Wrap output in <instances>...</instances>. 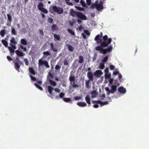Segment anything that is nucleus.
Listing matches in <instances>:
<instances>
[{"label":"nucleus","instance_id":"obj_1","mask_svg":"<svg viewBox=\"0 0 149 149\" xmlns=\"http://www.w3.org/2000/svg\"><path fill=\"white\" fill-rule=\"evenodd\" d=\"M102 36V32H101L100 34L96 35L95 38V40L96 41L97 44L100 43V45L96 47L95 49L97 51H99L100 53L105 54L107 52H111L113 48L111 45L107 48H103L108 46L111 42L112 40L111 38H108L107 36L105 35L103 36V41H102L101 38Z\"/></svg>","mask_w":149,"mask_h":149},{"label":"nucleus","instance_id":"obj_2","mask_svg":"<svg viewBox=\"0 0 149 149\" xmlns=\"http://www.w3.org/2000/svg\"><path fill=\"white\" fill-rule=\"evenodd\" d=\"M49 10L51 13H52V11H53L59 14H62L63 12V10L62 8L58 7L56 6H51L50 7Z\"/></svg>","mask_w":149,"mask_h":149},{"label":"nucleus","instance_id":"obj_3","mask_svg":"<svg viewBox=\"0 0 149 149\" xmlns=\"http://www.w3.org/2000/svg\"><path fill=\"white\" fill-rule=\"evenodd\" d=\"M49 10L51 13H52V11H53L59 14H62L63 12V10L62 8L58 7L56 6H51L50 7Z\"/></svg>","mask_w":149,"mask_h":149},{"label":"nucleus","instance_id":"obj_4","mask_svg":"<svg viewBox=\"0 0 149 149\" xmlns=\"http://www.w3.org/2000/svg\"><path fill=\"white\" fill-rule=\"evenodd\" d=\"M69 80L70 85H72V86L69 87V89H72V88H76L79 87L78 85L75 84V78L74 76H70L69 77Z\"/></svg>","mask_w":149,"mask_h":149},{"label":"nucleus","instance_id":"obj_5","mask_svg":"<svg viewBox=\"0 0 149 149\" xmlns=\"http://www.w3.org/2000/svg\"><path fill=\"white\" fill-rule=\"evenodd\" d=\"M44 5L41 2L39 3L38 5V9L42 12L45 14H47L48 13V11L46 9L43 8Z\"/></svg>","mask_w":149,"mask_h":149},{"label":"nucleus","instance_id":"obj_6","mask_svg":"<svg viewBox=\"0 0 149 149\" xmlns=\"http://www.w3.org/2000/svg\"><path fill=\"white\" fill-rule=\"evenodd\" d=\"M38 61L39 66H41L44 65H45L47 68H49L50 67L48 63L46 61H42V59H40Z\"/></svg>","mask_w":149,"mask_h":149},{"label":"nucleus","instance_id":"obj_7","mask_svg":"<svg viewBox=\"0 0 149 149\" xmlns=\"http://www.w3.org/2000/svg\"><path fill=\"white\" fill-rule=\"evenodd\" d=\"M104 2L102 1H100L99 3L97 4L96 5V9L98 11L103 9L104 8L103 6Z\"/></svg>","mask_w":149,"mask_h":149},{"label":"nucleus","instance_id":"obj_8","mask_svg":"<svg viewBox=\"0 0 149 149\" xmlns=\"http://www.w3.org/2000/svg\"><path fill=\"white\" fill-rule=\"evenodd\" d=\"M77 17L82 20H86L87 19L86 16L83 13L80 12H78L77 13Z\"/></svg>","mask_w":149,"mask_h":149},{"label":"nucleus","instance_id":"obj_9","mask_svg":"<svg viewBox=\"0 0 149 149\" xmlns=\"http://www.w3.org/2000/svg\"><path fill=\"white\" fill-rule=\"evenodd\" d=\"M116 85H112L111 87V90H110V91L109 92V93H111L113 94L114 93L115 91L117 89V86H119L120 85V84L117 82L116 84Z\"/></svg>","mask_w":149,"mask_h":149},{"label":"nucleus","instance_id":"obj_10","mask_svg":"<svg viewBox=\"0 0 149 149\" xmlns=\"http://www.w3.org/2000/svg\"><path fill=\"white\" fill-rule=\"evenodd\" d=\"M103 74L102 72L99 70H96L94 73V75L97 77H100L101 75H102Z\"/></svg>","mask_w":149,"mask_h":149},{"label":"nucleus","instance_id":"obj_11","mask_svg":"<svg viewBox=\"0 0 149 149\" xmlns=\"http://www.w3.org/2000/svg\"><path fill=\"white\" fill-rule=\"evenodd\" d=\"M87 75L89 80L93 81V76L92 72L89 71L87 73Z\"/></svg>","mask_w":149,"mask_h":149},{"label":"nucleus","instance_id":"obj_12","mask_svg":"<svg viewBox=\"0 0 149 149\" xmlns=\"http://www.w3.org/2000/svg\"><path fill=\"white\" fill-rule=\"evenodd\" d=\"M78 12L75 11L73 9H71L70 10V14L73 17H75L76 16H77V15Z\"/></svg>","mask_w":149,"mask_h":149},{"label":"nucleus","instance_id":"obj_13","mask_svg":"<svg viewBox=\"0 0 149 149\" xmlns=\"http://www.w3.org/2000/svg\"><path fill=\"white\" fill-rule=\"evenodd\" d=\"M16 54L19 56H23L25 55V54L23 52L20 51L19 50H17L15 51Z\"/></svg>","mask_w":149,"mask_h":149},{"label":"nucleus","instance_id":"obj_14","mask_svg":"<svg viewBox=\"0 0 149 149\" xmlns=\"http://www.w3.org/2000/svg\"><path fill=\"white\" fill-rule=\"evenodd\" d=\"M118 91L120 93H124L126 92V89L123 87H120L118 89Z\"/></svg>","mask_w":149,"mask_h":149},{"label":"nucleus","instance_id":"obj_15","mask_svg":"<svg viewBox=\"0 0 149 149\" xmlns=\"http://www.w3.org/2000/svg\"><path fill=\"white\" fill-rule=\"evenodd\" d=\"M50 45L51 49H50L52 51L55 52H57V49L54 47V44L53 43H51L50 44Z\"/></svg>","mask_w":149,"mask_h":149},{"label":"nucleus","instance_id":"obj_16","mask_svg":"<svg viewBox=\"0 0 149 149\" xmlns=\"http://www.w3.org/2000/svg\"><path fill=\"white\" fill-rule=\"evenodd\" d=\"M99 3L98 0H96L95 2L93 3H92L91 6L90 8H93L95 7H96V5L97 4Z\"/></svg>","mask_w":149,"mask_h":149},{"label":"nucleus","instance_id":"obj_17","mask_svg":"<svg viewBox=\"0 0 149 149\" xmlns=\"http://www.w3.org/2000/svg\"><path fill=\"white\" fill-rule=\"evenodd\" d=\"M77 104L81 107H84L86 106V104L84 102H79L77 103Z\"/></svg>","mask_w":149,"mask_h":149},{"label":"nucleus","instance_id":"obj_18","mask_svg":"<svg viewBox=\"0 0 149 149\" xmlns=\"http://www.w3.org/2000/svg\"><path fill=\"white\" fill-rule=\"evenodd\" d=\"M48 91L50 94H52V90H53L54 88L50 86H47Z\"/></svg>","mask_w":149,"mask_h":149},{"label":"nucleus","instance_id":"obj_19","mask_svg":"<svg viewBox=\"0 0 149 149\" xmlns=\"http://www.w3.org/2000/svg\"><path fill=\"white\" fill-rule=\"evenodd\" d=\"M20 41L21 43L24 45H27V40L25 39H21Z\"/></svg>","mask_w":149,"mask_h":149},{"label":"nucleus","instance_id":"obj_20","mask_svg":"<svg viewBox=\"0 0 149 149\" xmlns=\"http://www.w3.org/2000/svg\"><path fill=\"white\" fill-rule=\"evenodd\" d=\"M51 29L52 31H57L58 30V28L56 25L55 24H54L52 26Z\"/></svg>","mask_w":149,"mask_h":149},{"label":"nucleus","instance_id":"obj_21","mask_svg":"<svg viewBox=\"0 0 149 149\" xmlns=\"http://www.w3.org/2000/svg\"><path fill=\"white\" fill-rule=\"evenodd\" d=\"M15 66L14 67L15 69L17 70L18 71H19V69L20 67V65H19L18 63L16 62L14 64Z\"/></svg>","mask_w":149,"mask_h":149},{"label":"nucleus","instance_id":"obj_22","mask_svg":"<svg viewBox=\"0 0 149 149\" xmlns=\"http://www.w3.org/2000/svg\"><path fill=\"white\" fill-rule=\"evenodd\" d=\"M1 42L6 47L8 46V42L5 40L3 39L1 40Z\"/></svg>","mask_w":149,"mask_h":149},{"label":"nucleus","instance_id":"obj_23","mask_svg":"<svg viewBox=\"0 0 149 149\" xmlns=\"http://www.w3.org/2000/svg\"><path fill=\"white\" fill-rule=\"evenodd\" d=\"M85 99L86 101V102L89 105L88 106H89V105L91 104V99L88 96H86L85 98Z\"/></svg>","mask_w":149,"mask_h":149},{"label":"nucleus","instance_id":"obj_24","mask_svg":"<svg viewBox=\"0 0 149 149\" xmlns=\"http://www.w3.org/2000/svg\"><path fill=\"white\" fill-rule=\"evenodd\" d=\"M79 60L78 61V62L79 63H83L84 62V59L83 57L81 56H79Z\"/></svg>","mask_w":149,"mask_h":149},{"label":"nucleus","instance_id":"obj_25","mask_svg":"<svg viewBox=\"0 0 149 149\" xmlns=\"http://www.w3.org/2000/svg\"><path fill=\"white\" fill-rule=\"evenodd\" d=\"M67 47H68V49L71 52H73V51L74 48V47L72 46L69 45V44H68L67 45Z\"/></svg>","mask_w":149,"mask_h":149},{"label":"nucleus","instance_id":"obj_26","mask_svg":"<svg viewBox=\"0 0 149 149\" xmlns=\"http://www.w3.org/2000/svg\"><path fill=\"white\" fill-rule=\"evenodd\" d=\"M54 36L55 39L58 40H60V37L58 35L55 34H54Z\"/></svg>","mask_w":149,"mask_h":149},{"label":"nucleus","instance_id":"obj_27","mask_svg":"<svg viewBox=\"0 0 149 149\" xmlns=\"http://www.w3.org/2000/svg\"><path fill=\"white\" fill-rule=\"evenodd\" d=\"M99 68L103 70L104 69L105 67L104 63H100V65L99 66Z\"/></svg>","mask_w":149,"mask_h":149},{"label":"nucleus","instance_id":"obj_28","mask_svg":"<svg viewBox=\"0 0 149 149\" xmlns=\"http://www.w3.org/2000/svg\"><path fill=\"white\" fill-rule=\"evenodd\" d=\"M49 81L50 84L52 86H56V83L55 81L51 79L49 80Z\"/></svg>","mask_w":149,"mask_h":149},{"label":"nucleus","instance_id":"obj_29","mask_svg":"<svg viewBox=\"0 0 149 149\" xmlns=\"http://www.w3.org/2000/svg\"><path fill=\"white\" fill-rule=\"evenodd\" d=\"M10 44H13L15 45L17 43V42L15 41V39L14 37H12V39L10 40Z\"/></svg>","mask_w":149,"mask_h":149},{"label":"nucleus","instance_id":"obj_30","mask_svg":"<svg viewBox=\"0 0 149 149\" xmlns=\"http://www.w3.org/2000/svg\"><path fill=\"white\" fill-rule=\"evenodd\" d=\"M29 71L30 73L33 75H35L36 74L35 71L32 68L30 67L29 69Z\"/></svg>","mask_w":149,"mask_h":149},{"label":"nucleus","instance_id":"obj_31","mask_svg":"<svg viewBox=\"0 0 149 149\" xmlns=\"http://www.w3.org/2000/svg\"><path fill=\"white\" fill-rule=\"evenodd\" d=\"M63 100L64 102H67L72 101L71 99L70 98H63Z\"/></svg>","mask_w":149,"mask_h":149},{"label":"nucleus","instance_id":"obj_32","mask_svg":"<svg viewBox=\"0 0 149 149\" xmlns=\"http://www.w3.org/2000/svg\"><path fill=\"white\" fill-rule=\"evenodd\" d=\"M90 80H85V85L86 87L87 88H89L90 86H89V83L90 82Z\"/></svg>","mask_w":149,"mask_h":149},{"label":"nucleus","instance_id":"obj_33","mask_svg":"<svg viewBox=\"0 0 149 149\" xmlns=\"http://www.w3.org/2000/svg\"><path fill=\"white\" fill-rule=\"evenodd\" d=\"M109 57L108 56H105L102 60V63H104L106 62L108 59Z\"/></svg>","mask_w":149,"mask_h":149},{"label":"nucleus","instance_id":"obj_34","mask_svg":"<svg viewBox=\"0 0 149 149\" xmlns=\"http://www.w3.org/2000/svg\"><path fill=\"white\" fill-rule=\"evenodd\" d=\"M68 31L70 33H71L72 35L74 36L75 35V33L74 31L71 29H68Z\"/></svg>","mask_w":149,"mask_h":149},{"label":"nucleus","instance_id":"obj_35","mask_svg":"<svg viewBox=\"0 0 149 149\" xmlns=\"http://www.w3.org/2000/svg\"><path fill=\"white\" fill-rule=\"evenodd\" d=\"M5 34V30L3 29L1 30L0 32V34L2 37H4Z\"/></svg>","mask_w":149,"mask_h":149},{"label":"nucleus","instance_id":"obj_36","mask_svg":"<svg viewBox=\"0 0 149 149\" xmlns=\"http://www.w3.org/2000/svg\"><path fill=\"white\" fill-rule=\"evenodd\" d=\"M34 85L37 88L40 89V90H43L42 88L38 84H36V83H35Z\"/></svg>","mask_w":149,"mask_h":149},{"label":"nucleus","instance_id":"obj_37","mask_svg":"<svg viewBox=\"0 0 149 149\" xmlns=\"http://www.w3.org/2000/svg\"><path fill=\"white\" fill-rule=\"evenodd\" d=\"M61 67V66L59 65H58V64H57L55 66V69L57 71H59L60 70Z\"/></svg>","mask_w":149,"mask_h":149},{"label":"nucleus","instance_id":"obj_38","mask_svg":"<svg viewBox=\"0 0 149 149\" xmlns=\"http://www.w3.org/2000/svg\"><path fill=\"white\" fill-rule=\"evenodd\" d=\"M111 76V74H109L108 73H106L105 74V77L106 79H108L110 78Z\"/></svg>","mask_w":149,"mask_h":149},{"label":"nucleus","instance_id":"obj_39","mask_svg":"<svg viewBox=\"0 0 149 149\" xmlns=\"http://www.w3.org/2000/svg\"><path fill=\"white\" fill-rule=\"evenodd\" d=\"M11 33L12 34L14 35H17L16 31L14 28H11Z\"/></svg>","mask_w":149,"mask_h":149},{"label":"nucleus","instance_id":"obj_40","mask_svg":"<svg viewBox=\"0 0 149 149\" xmlns=\"http://www.w3.org/2000/svg\"><path fill=\"white\" fill-rule=\"evenodd\" d=\"M8 48L10 52L12 53H14V49L12 48L10 46L8 47Z\"/></svg>","mask_w":149,"mask_h":149},{"label":"nucleus","instance_id":"obj_41","mask_svg":"<svg viewBox=\"0 0 149 149\" xmlns=\"http://www.w3.org/2000/svg\"><path fill=\"white\" fill-rule=\"evenodd\" d=\"M7 16L8 17L9 21L10 22V23H11V22L12 21V17L11 15L9 14H7Z\"/></svg>","mask_w":149,"mask_h":149},{"label":"nucleus","instance_id":"obj_42","mask_svg":"<svg viewBox=\"0 0 149 149\" xmlns=\"http://www.w3.org/2000/svg\"><path fill=\"white\" fill-rule=\"evenodd\" d=\"M100 102H101V103H100L99 104H101L102 106L106 104H108V102L107 101H105L103 102L102 101L100 100Z\"/></svg>","mask_w":149,"mask_h":149},{"label":"nucleus","instance_id":"obj_43","mask_svg":"<svg viewBox=\"0 0 149 149\" xmlns=\"http://www.w3.org/2000/svg\"><path fill=\"white\" fill-rule=\"evenodd\" d=\"M105 90L107 91V95H109L111 93H109L110 90H109V88L108 87H106L105 88Z\"/></svg>","mask_w":149,"mask_h":149},{"label":"nucleus","instance_id":"obj_44","mask_svg":"<svg viewBox=\"0 0 149 149\" xmlns=\"http://www.w3.org/2000/svg\"><path fill=\"white\" fill-rule=\"evenodd\" d=\"M48 22L50 23H52L53 22V19L51 18H48L47 19Z\"/></svg>","mask_w":149,"mask_h":149},{"label":"nucleus","instance_id":"obj_45","mask_svg":"<svg viewBox=\"0 0 149 149\" xmlns=\"http://www.w3.org/2000/svg\"><path fill=\"white\" fill-rule=\"evenodd\" d=\"M80 3L82 6L84 7H85L86 6V3L84 1L82 0H81Z\"/></svg>","mask_w":149,"mask_h":149},{"label":"nucleus","instance_id":"obj_46","mask_svg":"<svg viewBox=\"0 0 149 149\" xmlns=\"http://www.w3.org/2000/svg\"><path fill=\"white\" fill-rule=\"evenodd\" d=\"M24 61L25 62V65H26L28 66L29 64V62L27 59L25 58L24 59Z\"/></svg>","mask_w":149,"mask_h":149},{"label":"nucleus","instance_id":"obj_47","mask_svg":"<svg viewBox=\"0 0 149 149\" xmlns=\"http://www.w3.org/2000/svg\"><path fill=\"white\" fill-rule=\"evenodd\" d=\"M66 2L70 6H72L73 4L71 2H69L70 0H65Z\"/></svg>","mask_w":149,"mask_h":149},{"label":"nucleus","instance_id":"obj_48","mask_svg":"<svg viewBox=\"0 0 149 149\" xmlns=\"http://www.w3.org/2000/svg\"><path fill=\"white\" fill-rule=\"evenodd\" d=\"M43 54L45 55L49 56L50 54L48 51L44 52L43 53Z\"/></svg>","mask_w":149,"mask_h":149},{"label":"nucleus","instance_id":"obj_49","mask_svg":"<svg viewBox=\"0 0 149 149\" xmlns=\"http://www.w3.org/2000/svg\"><path fill=\"white\" fill-rule=\"evenodd\" d=\"M64 95L65 94L63 92H61L60 94L59 97H60V98H62L63 97Z\"/></svg>","mask_w":149,"mask_h":149},{"label":"nucleus","instance_id":"obj_50","mask_svg":"<svg viewBox=\"0 0 149 149\" xmlns=\"http://www.w3.org/2000/svg\"><path fill=\"white\" fill-rule=\"evenodd\" d=\"M86 4L87 5L89 6L91 4V0H86Z\"/></svg>","mask_w":149,"mask_h":149},{"label":"nucleus","instance_id":"obj_51","mask_svg":"<svg viewBox=\"0 0 149 149\" xmlns=\"http://www.w3.org/2000/svg\"><path fill=\"white\" fill-rule=\"evenodd\" d=\"M76 8L78 10H84V8L79 7L77 6Z\"/></svg>","mask_w":149,"mask_h":149},{"label":"nucleus","instance_id":"obj_52","mask_svg":"<svg viewBox=\"0 0 149 149\" xmlns=\"http://www.w3.org/2000/svg\"><path fill=\"white\" fill-rule=\"evenodd\" d=\"M54 90L56 92L58 93H60L61 92V90L58 88H55Z\"/></svg>","mask_w":149,"mask_h":149},{"label":"nucleus","instance_id":"obj_53","mask_svg":"<svg viewBox=\"0 0 149 149\" xmlns=\"http://www.w3.org/2000/svg\"><path fill=\"white\" fill-rule=\"evenodd\" d=\"M92 102L93 104L94 103H97V104H99L101 102H100V100H97V101H92Z\"/></svg>","mask_w":149,"mask_h":149},{"label":"nucleus","instance_id":"obj_54","mask_svg":"<svg viewBox=\"0 0 149 149\" xmlns=\"http://www.w3.org/2000/svg\"><path fill=\"white\" fill-rule=\"evenodd\" d=\"M74 99L76 100H80L81 99V97L80 96H76L74 97Z\"/></svg>","mask_w":149,"mask_h":149},{"label":"nucleus","instance_id":"obj_55","mask_svg":"<svg viewBox=\"0 0 149 149\" xmlns=\"http://www.w3.org/2000/svg\"><path fill=\"white\" fill-rule=\"evenodd\" d=\"M30 77L31 79L32 80L34 81H36V80L35 77L32 76L31 74L30 75Z\"/></svg>","mask_w":149,"mask_h":149},{"label":"nucleus","instance_id":"obj_56","mask_svg":"<svg viewBox=\"0 0 149 149\" xmlns=\"http://www.w3.org/2000/svg\"><path fill=\"white\" fill-rule=\"evenodd\" d=\"M109 68L111 70H113L114 69L115 67L113 65H111L110 66Z\"/></svg>","mask_w":149,"mask_h":149},{"label":"nucleus","instance_id":"obj_57","mask_svg":"<svg viewBox=\"0 0 149 149\" xmlns=\"http://www.w3.org/2000/svg\"><path fill=\"white\" fill-rule=\"evenodd\" d=\"M84 32L85 33V34L88 36H89L90 35V32L87 30H85L84 31Z\"/></svg>","mask_w":149,"mask_h":149},{"label":"nucleus","instance_id":"obj_58","mask_svg":"<svg viewBox=\"0 0 149 149\" xmlns=\"http://www.w3.org/2000/svg\"><path fill=\"white\" fill-rule=\"evenodd\" d=\"M7 59L9 61H12L13 60L12 58L9 56H7Z\"/></svg>","mask_w":149,"mask_h":149},{"label":"nucleus","instance_id":"obj_59","mask_svg":"<svg viewBox=\"0 0 149 149\" xmlns=\"http://www.w3.org/2000/svg\"><path fill=\"white\" fill-rule=\"evenodd\" d=\"M64 64L65 65H68V62L67 61L66 59H65L64 61Z\"/></svg>","mask_w":149,"mask_h":149},{"label":"nucleus","instance_id":"obj_60","mask_svg":"<svg viewBox=\"0 0 149 149\" xmlns=\"http://www.w3.org/2000/svg\"><path fill=\"white\" fill-rule=\"evenodd\" d=\"M104 72L105 73H108L109 72V69L108 68H106L104 70Z\"/></svg>","mask_w":149,"mask_h":149},{"label":"nucleus","instance_id":"obj_61","mask_svg":"<svg viewBox=\"0 0 149 149\" xmlns=\"http://www.w3.org/2000/svg\"><path fill=\"white\" fill-rule=\"evenodd\" d=\"M39 31L40 32V35H44V33L43 31V30H41V29H40L39 30Z\"/></svg>","mask_w":149,"mask_h":149},{"label":"nucleus","instance_id":"obj_62","mask_svg":"<svg viewBox=\"0 0 149 149\" xmlns=\"http://www.w3.org/2000/svg\"><path fill=\"white\" fill-rule=\"evenodd\" d=\"M113 79L110 78L109 80V83L110 84H111L113 83Z\"/></svg>","mask_w":149,"mask_h":149},{"label":"nucleus","instance_id":"obj_63","mask_svg":"<svg viewBox=\"0 0 149 149\" xmlns=\"http://www.w3.org/2000/svg\"><path fill=\"white\" fill-rule=\"evenodd\" d=\"M119 74V72H118V71H115L113 72V75H116V74Z\"/></svg>","mask_w":149,"mask_h":149},{"label":"nucleus","instance_id":"obj_64","mask_svg":"<svg viewBox=\"0 0 149 149\" xmlns=\"http://www.w3.org/2000/svg\"><path fill=\"white\" fill-rule=\"evenodd\" d=\"M82 36L83 37L84 39H86V35L84 33H82Z\"/></svg>","mask_w":149,"mask_h":149}]
</instances>
